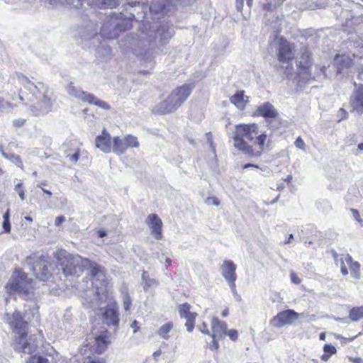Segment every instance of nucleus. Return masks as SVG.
Masks as SVG:
<instances>
[{
	"label": "nucleus",
	"instance_id": "obj_42",
	"mask_svg": "<svg viewBox=\"0 0 363 363\" xmlns=\"http://www.w3.org/2000/svg\"><path fill=\"white\" fill-rule=\"evenodd\" d=\"M27 363H50L48 359L42 356L34 355L29 358Z\"/></svg>",
	"mask_w": 363,
	"mask_h": 363
},
{
	"label": "nucleus",
	"instance_id": "obj_37",
	"mask_svg": "<svg viewBox=\"0 0 363 363\" xmlns=\"http://www.w3.org/2000/svg\"><path fill=\"white\" fill-rule=\"evenodd\" d=\"M96 342L99 347V352H102L107 347V335H100L96 337Z\"/></svg>",
	"mask_w": 363,
	"mask_h": 363
},
{
	"label": "nucleus",
	"instance_id": "obj_6",
	"mask_svg": "<svg viewBox=\"0 0 363 363\" xmlns=\"http://www.w3.org/2000/svg\"><path fill=\"white\" fill-rule=\"evenodd\" d=\"M6 289L9 294L16 293L21 296L30 298L33 296L34 282L25 272L18 269L11 276L6 284Z\"/></svg>",
	"mask_w": 363,
	"mask_h": 363
},
{
	"label": "nucleus",
	"instance_id": "obj_62",
	"mask_svg": "<svg viewBox=\"0 0 363 363\" xmlns=\"http://www.w3.org/2000/svg\"><path fill=\"white\" fill-rule=\"evenodd\" d=\"M42 191L45 193L49 197L52 196V194L50 191L49 190H47L44 188H42Z\"/></svg>",
	"mask_w": 363,
	"mask_h": 363
},
{
	"label": "nucleus",
	"instance_id": "obj_50",
	"mask_svg": "<svg viewBox=\"0 0 363 363\" xmlns=\"http://www.w3.org/2000/svg\"><path fill=\"white\" fill-rule=\"evenodd\" d=\"M351 212L352 213V216H354V218L358 221V222H362V219L360 218V215H359V213L357 210L356 209H351Z\"/></svg>",
	"mask_w": 363,
	"mask_h": 363
},
{
	"label": "nucleus",
	"instance_id": "obj_16",
	"mask_svg": "<svg viewBox=\"0 0 363 363\" xmlns=\"http://www.w3.org/2000/svg\"><path fill=\"white\" fill-rule=\"evenodd\" d=\"M236 265L231 260H225L220 267V273L228 284L235 282Z\"/></svg>",
	"mask_w": 363,
	"mask_h": 363
},
{
	"label": "nucleus",
	"instance_id": "obj_54",
	"mask_svg": "<svg viewBox=\"0 0 363 363\" xmlns=\"http://www.w3.org/2000/svg\"><path fill=\"white\" fill-rule=\"evenodd\" d=\"M233 295L235 296H238V292H237V290H236V286H235V282H232V283H230L228 284Z\"/></svg>",
	"mask_w": 363,
	"mask_h": 363
},
{
	"label": "nucleus",
	"instance_id": "obj_33",
	"mask_svg": "<svg viewBox=\"0 0 363 363\" xmlns=\"http://www.w3.org/2000/svg\"><path fill=\"white\" fill-rule=\"evenodd\" d=\"M349 318L352 321H358L363 318V306L354 307L349 311Z\"/></svg>",
	"mask_w": 363,
	"mask_h": 363
},
{
	"label": "nucleus",
	"instance_id": "obj_2",
	"mask_svg": "<svg viewBox=\"0 0 363 363\" xmlns=\"http://www.w3.org/2000/svg\"><path fill=\"white\" fill-rule=\"evenodd\" d=\"M12 79H16L26 89L29 91L37 99H39L37 103L30 106V111L33 115L37 116L45 115L51 111L55 100L52 99V94L47 86L42 83H38V85H36L27 77L20 73H16Z\"/></svg>",
	"mask_w": 363,
	"mask_h": 363
},
{
	"label": "nucleus",
	"instance_id": "obj_24",
	"mask_svg": "<svg viewBox=\"0 0 363 363\" xmlns=\"http://www.w3.org/2000/svg\"><path fill=\"white\" fill-rule=\"evenodd\" d=\"M74 255L69 254L65 256L61 262L62 269L66 276L75 275V267L72 263Z\"/></svg>",
	"mask_w": 363,
	"mask_h": 363
},
{
	"label": "nucleus",
	"instance_id": "obj_5",
	"mask_svg": "<svg viewBox=\"0 0 363 363\" xmlns=\"http://www.w3.org/2000/svg\"><path fill=\"white\" fill-rule=\"evenodd\" d=\"M191 91L192 86L188 84L175 88L166 99L153 107L152 113L166 115L176 111L186 101Z\"/></svg>",
	"mask_w": 363,
	"mask_h": 363
},
{
	"label": "nucleus",
	"instance_id": "obj_28",
	"mask_svg": "<svg viewBox=\"0 0 363 363\" xmlns=\"http://www.w3.org/2000/svg\"><path fill=\"white\" fill-rule=\"evenodd\" d=\"M94 4L100 9H113L119 5L118 0H94Z\"/></svg>",
	"mask_w": 363,
	"mask_h": 363
},
{
	"label": "nucleus",
	"instance_id": "obj_38",
	"mask_svg": "<svg viewBox=\"0 0 363 363\" xmlns=\"http://www.w3.org/2000/svg\"><path fill=\"white\" fill-rule=\"evenodd\" d=\"M66 157L74 163H76L79 158V148L76 147L72 150H65Z\"/></svg>",
	"mask_w": 363,
	"mask_h": 363
},
{
	"label": "nucleus",
	"instance_id": "obj_31",
	"mask_svg": "<svg viewBox=\"0 0 363 363\" xmlns=\"http://www.w3.org/2000/svg\"><path fill=\"white\" fill-rule=\"evenodd\" d=\"M88 100L86 103L91 104V105H95L101 108H103L104 110H110L111 106L105 102L104 101L100 100L98 98H96L94 94H90L89 96H88Z\"/></svg>",
	"mask_w": 363,
	"mask_h": 363
},
{
	"label": "nucleus",
	"instance_id": "obj_7",
	"mask_svg": "<svg viewBox=\"0 0 363 363\" xmlns=\"http://www.w3.org/2000/svg\"><path fill=\"white\" fill-rule=\"evenodd\" d=\"M135 18L134 14L127 19L123 15L120 13H113L102 25L101 28V35L108 39H115L118 38L121 31H124L131 27L130 21Z\"/></svg>",
	"mask_w": 363,
	"mask_h": 363
},
{
	"label": "nucleus",
	"instance_id": "obj_17",
	"mask_svg": "<svg viewBox=\"0 0 363 363\" xmlns=\"http://www.w3.org/2000/svg\"><path fill=\"white\" fill-rule=\"evenodd\" d=\"M146 223L151 230V233L157 240L162 238V220L156 214H150L146 219Z\"/></svg>",
	"mask_w": 363,
	"mask_h": 363
},
{
	"label": "nucleus",
	"instance_id": "obj_18",
	"mask_svg": "<svg viewBox=\"0 0 363 363\" xmlns=\"http://www.w3.org/2000/svg\"><path fill=\"white\" fill-rule=\"evenodd\" d=\"M117 309V303L116 302L111 303L107 305L105 312L104 313V318L106 323L108 325H112L115 328L118 326L119 323Z\"/></svg>",
	"mask_w": 363,
	"mask_h": 363
},
{
	"label": "nucleus",
	"instance_id": "obj_41",
	"mask_svg": "<svg viewBox=\"0 0 363 363\" xmlns=\"http://www.w3.org/2000/svg\"><path fill=\"white\" fill-rule=\"evenodd\" d=\"M15 191L18 194L21 201H24L26 199L25 191L23 188V183L18 182L15 185L14 187Z\"/></svg>",
	"mask_w": 363,
	"mask_h": 363
},
{
	"label": "nucleus",
	"instance_id": "obj_21",
	"mask_svg": "<svg viewBox=\"0 0 363 363\" xmlns=\"http://www.w3.org/2000/svg\"><path fill=\"white\" fill-rule=\"evenodd\" d=\"M255 115L265 118H274L278 116V112L272 104L266 102L257 108Z\"/></svg>",
	"mask_w": 363,
	"mask_h": 363
},
{
	"label": "nucleus",
	"instance_id": "obj_61",
	"mask_svg": "<svg viewBox=\"0 0 363 363\" xmlns=\"http://www.w3.org/2000/svg\"><path fill=\"white\" fill-rule=\"evenodd\" d=\"M228 314H229V311L228 308L224 309L221 313L223 318H225L226 316H228Z\"/></svg>",
	"mask_w": 363,
	"mask_h": 363
},
{
	"label": "nucleus",
	"instance_id": "obj_57",
	"mask_svg": "<svg viewBox=\"0 0 363 363\" xmlns=\"http://www.w3.org/2000/svg\"><path fill=\"white\" fill-rule=\"evenodd\" d=\"M4 220H10V211L7 209L3 216Z\"/></svg>",
	"mask_w": 363,
	"mask_h": 363
},
{
	"label": "nucleus",
	"instance_id": "obj_14",
	"mask_svg": "<svg viewBox=\"0 0 363 363\" xmlns=\"http://www.w3.org/2000/svg\"><path fill=\"white\" fill-rule=\"evenodd\" d=\"M190 309L191 305L187 303H182L178 307V312L180 317L186 320L185 326L186 330L189 333L192 332L194 328L195 320L197 316V313L191 312Z\"/></svg>",
	"mask_w": 363,
	"mask_h": 363
},
{
	"label": "nucleus",
	"instance_id": "obj_35",
	"mask_svg": "<svg viewBox=\"0 0 363 363\" xmlns=\"http://www.w3.org/2000/svg\"><path fill=\"white\" fill-rule=\"evenodd\" d=\"M323 352L324 354L320 357V359L323 362H328L331 357V355L335 354L337 352L336 348L328 344H325L323 346Z\"/></svg>",
	"mask_w": 363,
	"mask_h": 363
},
{
	"label": "nucleus",
	"instance_id": "obj_45",
	"mask_svg": "<svg viewBox=\"0 0 363 363\" xmlns=\"http://www.w3.org/2000/svg\"><path fill=\"white\" fill-rule=\"evenodd\" d=\"M226 335L228 336L231 340L235 341L238 337V330L235 329L227 330L225 336Z\"/></svg>",
	"mask_w": 363,
	"mask_h": 363
},
{
	"label": "nucleus",
	"instance_id": "obj_20",
	"mask_svg": "<svg viewBox=\"0 0 363 363\" xmlns=\"http://www.w3.org/2000/svg\"><path fill=\"white\" fill-rule=\"evenodd\" d=\"M212 334L211 336L214 338H223L225 336L228 326L225 322L220 320L218 318L214 317L211 322Z\"/></svg>",
	"mask_w": 363,
	"mask_h": 363
},
{
	"label": "nucleus",
	"instance_id": "obj_44",
	"mask_svg": "<svg viewBox=\"0 0 363 363\" xmlns=\"http://www.w3.org/2000/svg\"><path fill=\"white\" fill-rule=\"evenodd\" d=\"M205 203L208 206H218L220 205V201L216 197L208 196L206 198Z\"/></svg>",
	"mask_w": 363,
	"mask_h": 363
},
{
	"label": "nucleus",
	"instance_id": "obj_29",
	"mask_svg": "<svg viewBox=\"0 0 363 363\" xmlns=\"http://www.w3.org/2000/svg\"><path fill=\"white\" fill-rule=\"evenodd\" d=\"M121 298L123 300V308L125 311H128L132 305V298H130L128 289L125 285H123L120 289Z\"/></svg>",
	"mask_w": 363,
	"mask_h": 363
},
{
	"label": "nucleus",
	"instance_id": "obj_59",
	"mask_svg": "<svg viewBox=\"0 0 363 363\" xmlns=\"http://www.w3.org/2000/svg\"><path fill=\"white\" fill-rule=\"evenodd\" d=\"M339 113H340V114H341V116H342L341 119H342L343 118H347V114H348V113H347V111H345L344 109H342V108L340 109V111H339Z\"/></svg>",
	"mask_w": 363,
	"mask_h": 363
},
{
	"label": "nucleus",
	"instance_id": "obj_60",
	"mask_svg": "<svg viewBox=\"0 0 363 363\" xmlns=\"http://www.w3.org/2000/svg\"><path fill=\"white\" fill-rule=\"evenodd\" d=\"M98 235H99V237L104 238L106 235V232L105 230H100L98 232Z\"/></svg>",
	"mask_w": 363,
	"mask_h": 363
},
{
	"label": "nucleus",
	"instance_id": "obj_55",
	"mask_svg": "<svg viewBox=\"0 0 363 363\" xmlns=\"http://www.w3.org/2000/svg\"><path fill=\"white\" fill-rule=\"evenodd\" d=\"M130 327L133 329V333H135L139 330L138 323L137 320H134L131 325Z\"/></svg>",
	"mask_w": 363,
	"mask_h": 363
},
{
	"label": "nucleus",
	"instance_id": "obj_30",
	"mask_svg": "<svg viewBox=\"0 0 363 363\" xmlns=\"http://www.w3.org/2000/svg\"><path fill=\"white\" fill-rule=\"evenodd\" d=\"M0 152L2 155V156L6 158V160H10L11 162L15 164L18 167L23 169V162L20 157V156L16 155L13 153H6L4 150L1 145H0Z\"/></svg>",
	"mask_w": 363,
	"mask_h": 363
},
{
	"label": "nucleus",
	"instance_id": "obj_22",
	"mask_svg": "<svg viewBox=\"0 0 363 363\" xmlns=\"http://www.w3.org/2000/svg\"><path fill=\"white\" fill-rule=\"evenodd\" d=\"M334 62L339 72H343L345 69L349 68L353 65L351 57L347 55H337Z\"/></svg>",
	"mask_w": 363,
	"mask_h": 363
},
{
	"label": "nucleus",
	"instance_id": "obj_58",
	"mask_svg": "<svg viewBox=\"0 0 363 363\" xmlns=\"http://www.w3.org/2000/svg\"><path fill=\"white\" fill-rule=\"evenodd\" d=\"M350 361L352 363H363V360L361 358H359V357H357V358H350Z\"/></svg>",
	"mask_w": 363,
	"mask_h": 363
},
{
	"label": "nucleus",
	"instance_id": "obj_40",
	"mask_svg": "<svg viewBox=\"0 0 363 363\" xmlns=\"http://www.w3.org/2000/svg\"><path fill=\"white\" fill-rule=\"evenodd\" d=\"M284 0H269L267 4L264 5V9L267 11H273L277 6L282 4Z\"/></svg>",
	"mask_w": 363,
	"mask_h": 363
},
{
	"label": "nucleus",
	"instance_id": "obj_1",
	"mask_svg": "<svg viewBox=\"0 0 363 363\" xmlns=\"http://www.w3.org/2000/svg\"><path fill=\"white\" fill-rule=\"evenodd\" d=\"M267 135L259 133L255 123L239 124L234 133V147L248 157H259L264 149Z\"/></svg>",
	"mask_w": 363,
	"mask_h": 363
},
{
	"label": "nucleus",
	"instance_id": "obj_63",
	"mask_svg": "<svg viewBox=\"0 0 363 363\" xmlns=\"http://www.w3.org/2000/svg\"><path fill=\"white\" fill-rule=\"evenodd\" d=\"M286 69V74L288 75L291 72L293 67H292V65H288Z\"/></svg>",
	"mask_w": 363,
	"mask_h": 363
},
{
	"label": "nucleus",
	"instance_id": "obj_39",
	"mask_svg": "<svg viewBox=\"0 0 363 363\" xmlns=\"http://www.w3.org/2000/svg\"><path fill=\"white\" fill-rule=\"evenodd\" d=\"M60 3L65 6L79 9L83 4V0H59Z\"/></svg>",
	"mask_w": 363,
	"mask_h": 363
},
{
	"label": "nucleus",
	"instance_id": "obj_52",
	"mask_svg": "<svg viewBox=\"0 0 363 363\" xmlns=\"http://www.w3.org/2000/svg\"><path fill=\"white\" fill-rule=\"evenodd\" d=\"M65 220V218L62 216H57L56 218H55V224L56 226H60L61 225L62 223H63Z\"/></svg>",
	"mask_w": 363,
	"mask_h": 363
},
{
	"label": "nucleus",
	"instance_id": "obj_53",
	"mask_svg": "<svg viewBox=\"0 0 363 363\" xmlns=\"http://www.w3.org/2000/svg\"><path fill=\"white\" fill-rule=\"evenodd\" d=\"M213 338V340H212V344L210 345V349L211 350H218V343L216 340V338H214V337H212Z\"/></svg>",
	"mask_w": 363,
	"mask_h": 363
},
{
	"label": "nucleus",
	"instance_id": "obj_3",
	"mask_svg": "<svg viewBox=\"0 0 363 363\" xmlns=\"http://www.w3.org/2000/svg\"><path fill=\"white\" fill-rule=\"evenodd\" d=\"M85 270H89L90 276L94 279L93 284L96 287L94 296L96 300L90 301L86 300V303H83V304L87 308H91L95 311L96 314H99L98 311L101 310V305L109 298L108 283L106 279L104 269L97 263L90 260V264H88Z\"/></svg>",
	"mask_w": 363,
	"mask_h": 363
},
{
	"label": "nucleus",
	"instance_id": "obj_51",
	"mask_svg": "<svg viewBox=\"0 0 363 363\" xmlns=\"http://www.w3.org/2000/svg\"><path fill=\"white\" fill-rule=\"evenodd\" d=\"M291 281L294 284H298L301 283V279L298 278V277L295 273L291 274Z\"/></svg>",
	"mask_w": 363,
	"mask_h": 363
},
{
	"label": "nucleus",
	"instance_id": "obj_49",
	"mask_svg": "<svg viewBox=\"0 0 363 363\" xmlns=\"http://www.w3.org/2000/svg\"><path fill=\"white\" fill-rule=\"evenodd\" d=\"M199 328L202 333L206 334V335L210 334L209 330H208L207 324L206 323H203L202 324H201L199 326Z\"/></svg>",
	"mask_w": 363,
	"mask_h": 363
},
{
	"label": "nucleus",
	"instance_id": "obj_34",
	"mask_svg": "<svg viewBox=\"0 0 363 363\" xmlns=\"http://www.w3.org/2000/svg\"><path fill=\"white\" fill-rule=\"evenodd\" d=\"M174 324L172 322H168L162 325L158 330L157 334L163 339L168 340V333L172 330Z\"/></svg>",
	"mask_w": 363,
	"mask_h": 363
},
{
	"label": "nucleus",
	"instance_id": "obj_10",
	"mask_svg": "<svg viewBox=\"0 0 363 363\" xmlns=\"http://www.w3.org/2000/svg\"><path fill=\"white\" fill-rule=\"evenodd\" d=\"M334 257L336 260L337 265L340 266V272L343 276H346L349 274L347 269L349 268L351 276L356 280L360 279V264L357 261H354L351 255L349 254L342 255L339 259L338 255L335 253Z\"/></svg>",
	"mask_w": 363,
	"mask_h": 363
},
{
	"label": "nucleus",
	"instance_id": "obj_23",
	"mask_svg": "<svg viewBox=\"0 0 363 363\" xmlns=\"http://www.w3.org/2000/svg\"><path fill=\"white\" fill-rule=\"evenodd\" d=\"M67 91L69 95L74 96L79 100L86 102L88 100V98L91 93L84 91L79 87H76L73 85L72 83H70L67 87Z\"/></svg>",
	"mask_w": 363,
	"mask_h": 363
},
{
	"label": "nucleus",
	"instance_id": "obj_48",
	"mask_svg": "<svg viewBox=\"0 0 363 363\" xmlns=\"http://www.w3.org/2000/svg\"><path fill=\"white\" fill-rule=\"evenodd\" d=\"M2 228L4 233H10L11 231V223L10 220H4L2 223Z\"/></svg>",
	"mask_w": 363,
	"mask_h": 363
},
{
	"label": "nucleus",
	"instance_id": "obj_13",
	"mask_svg": "<svg viewBox=\"0 0 363 363\" xmlns=\"http://www.w3.org/2000/svg\"><path fill=\"white\" fill-rule=\"evenodd\" d=\"M299 315L293 310H286L279 312L271 320V325L274 327L281 328L286 325H290L294 320L298 319Z\"/></svg>",
	"mask_w": 363,
	"mask_h": 363
},
{
	"label": "nucleus",
	"instance_id": "obj_43",
	"mask_svg": "<svg viewBox=\"0 0 363 363\" xmlns=\"http://www.w3.org/2000/svg\"><path fill=\"white\" fill-rule=\"evenodd\" d=\"M13 105L8 101H5L4 99H0V115L6 109V108H13Z\"/></svg>",
	"mask_w": 363,
	"mask_h": 363
},
{
	"label": "nucleus",
	"instance_id": "obj_4",
	"mask_svg": "<svg viewBox=\"0 0 363 363\" xmlns=\"http://www.w3.org/2000/svg\"><path fill=\"white\" fill-rule=\"evenodd\" d=\"M6 321L13 331L18 335L15 339L14 349L16 352L23 354H30L35 350L36 346L28 342L26 338V328L28 322L24 320L22 315L18 311H15L12 315H6Z\"/></svg>",
	"mask_w": 363,
	"mask_h": 363
},
{
	"label": "nucleus",
	"instance_id": "obj_11",
	"mask_svg": "<svg viewBox=\"0 0 363 363\" xmlns=\"http://www.w3.org/2000/svg\"><path fill=\"white\" fill-rule=\"evenodd\" d=\"M51 269H52V267L48 257L43 255L38 257L33 266V272L35 276L42 281L47 280L51 276Z\"/></svg>",
	"mask_w": 363,
	"mask_h": 363
},
{
	"label": "nucleus",
	"instance_id": "obj_47",
	"mask_svg": "<svg viewBox=\"0 0 363 363\" xmlns=\"http://www.w3.org/2000/svg\"><path fill=\"white\" fill-rule=\"evenodd\" d=\"M26 123V119L23 118H18L13 121V125L16 128L22 127Z\"/></svg>",
	"mask_w": 363,
	"mask_h": 363
},
{
	"label": "nucleus",
	"instance_id": "obj_56",
	"mask_svg": "<svg viewBox=\"0 0 363 363\" xmlns=\"http://www.w3.org/2000/svg\"><path fill=\"white\" fill-rule=\"evenodd\" d=\"M244 4V0H236L237 9L241 11Z\"/></svg>",
	"mask_w": 363,
	"mask_h": 363
},
{
	"label": "nucleus",
	"instance_id": "obj_8",
	"mask_svg": "<svg viewBox=\"0 0 363 363\" xmlns=\"http://www.w3.org/2000/svg\"><path fill=\"white\" fill-rule=\"evenodd\" d=\"M297 67L298 77L304 82L314 80L319 73L325 74V67L313 66L311 54L306 48L302 50L301 57L298 60Z\"/></svg>",
	"mask_w": 363,
	"mask_h": 363
},
{
	"label": "nucleus",
	"instance_id": "obj_32",
	"mask_svg": "<svg viewBox=\"0 0 363 363\" xmlns=\"http://www.w3.org/2000/svg\"><path fill=\"white\" fill-rule=\"evenodd\" d=\"M142 279L144 282V289L145 291L149 290L151 288H155L158 286L159 282L157 280L153 278H150L147 274V272H144L142 274Z\"/></svg>",
	"mask_w": 363,
	"mask_h": 363
},
{
	"label": "nucleus",
	"instance_id": "obj_15",
	"mask_svg": "<svg viewBox=\"0 0 363 363\" xmlns=\"http://www.w3.org/2000/svg\"><path fill=\"white\" fill-rule=\"evenodd\" d=\"M112 145L113 138L106 129H104L101 135H98L95 139V147L104 153H109L112 151Z\"/></svg>",
	"mask_w": 363,
	"mask_h": 363
},
{
	"label": "nucleus",
	"instance_id": "obj_25",
	"mask_svg": "<svg viewBox=\"0 0 363 363\" xmlns=\"http://www.w3.org/2000/svg\"><path fill=\"white\" fill-rule=\"evenodd\" d=\"M75 267V275L82 273L88 264H90V260L87 258H83L79 255H74L72 261Z\"/></svg>",
	"mask_w": 363,
	"mask_h": 363
},
{
	"label": "nucleus",
	"instance_id": "obj_64",
	"mask_svg": "<svg viewBox=\"0 0 363 363\" xmlns=\"http://www.w3.org/2000/svg\"><path fill=\"white\" fill-rule=\"evenodd\" d=\"M171 262H172V261L169 258H168V257L165 258L164 264L167 267L169 266L171 264Z\"/></svg>",
	"mask_w": 363,
	"mask_h": 363
},
{
	"label": "nucleus",
	"instance_id": "obj_26",
	"mask_svg": "<svg viewBox=\"0 0 363 363\" xmlns=\"http://www.w3.org/2000/svg\"><path fill=\"white\" fill-rule=\"evenodd\" d=\"M247 97L245 96L243 91H237L230 97V102L237 108H243L247 101Z\"/></svg>",
	"mask_w": 363,
	"mask_h": 363
},
{
	"label": "nucleus",
	"instance_id": "obj_36",
	"mask_svg": "<svg viewBox=\"0 0 363 363\" xmlns=\"http://www.w3.org/2000/svg\"><path fill=\"white\" fill-rule=\"evenodd\" d=\"M125 150L128 147H138L139 142L138 138L133 135H128L124 138Z\"/></svg>",
	"mask_w": 363,
	"mask_h": 363
},
{
	"label": "nucleus",
	"instance_id": "obj_46",
	"mask_svg": "<svg viewBox=\"0 0 363 363\" xmlns=\"http://www.w3.org/2000/svg\"><path fill=\"white\" fill-rule=\"evenodd\" d=\"M294 145L296 148L304 150L306 144L301 138L298 137L294 142Z\"/></svg>",
	"mask_w": 363,
	"mask_h": 363
},
{
	"label": "nucleus",
	"instance_id": "obj_19",
	"mask_svg": "<svg viewBox=\"0 0 363 363\" xmlns=\"http://www.w3.org/2000/svg\"><path fill=\"white\" fill-rule=\"evenodd\" d=\"M350 104L353 111H357L359 114L363 113V86H360L354 91L350 96Z\"/></svg>",
	"mask_w": 363,
	"mask_h": 363
},
{
	"label": "nucleus",
	"instance_id": "obj_27",
	"mask_svg": "<svg viewBox=\"0 0 363 363\" xmlns=\"http://www.w3.org/2000/svg\"><path fill=\"white\" fill-rule=\"evenodd\" d=\"M113 149L112 151L116 155H123L126 151L123 139H121L118 136L113 138Z\"/></svg>",
	"mask_w": 363,
	"mask_h": 363
},
{
	"label": "nucleus",
	"instance_id": "obj_9",
	"mask_svg": "<svg viewBox=\"0 0 363 363\" xmlns=\"http://www.w3.org/2000/svg\"><path fill=\"white\" fill-rule=\"evenodd\" d=\"M174 35V29L169 26H161L156 31L150 30L147 34L145 40L148 43L149 48L167 44Z\"/></svg>",
	"mask_w": 363,
	"mask_h": 363
},
{
	"label": "nucleus",
	"instance_id": "obj_12",
	"mask_svg": "<svg viewBox=\"0 0 363 363\" xmlns=\"http://www.w3.org/2000/svg\"><path fill=\"white\" fill-rule=\"evenodd\" d=\"M277 55L280 62L288 64L294 58L292 45L283 38H279L277 48Z\"/></svg>",
	"mask_w": 363,
	"mask_h": 363
}]
</instances>
